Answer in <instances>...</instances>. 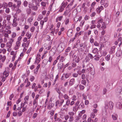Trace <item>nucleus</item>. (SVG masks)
I'll list each match as a JSON object with an SVG mask.
<instances>
[{
  "instance_id": "c03bdc74",
  "label": "nucleus",
  "mask_w": 122,
  "mask_h": 122,
  "mask_svg": "<svg viewBox=\"0 0 122 122\" xmlns=\"http://www.w3.org/2000/svg\"><path fill=\"white\" fill-rule=\"evenodd\" d=\"M38 7L36 5H34L32 9L34 11H36L38 9Z\"/></svg>"
},
{
  "instance_id": "6e6552de",
  "label": "nucleus",
  "mask_w": 122,
  "mask_h": 122,
  "mask_svg": "<svg viewBox=\"0 0 122 122\" xmlns=\"http://www.w3.org/2000/svg\"><path fill=\"white\" fill-rule=\"evenodd\" d=\"M58 29H56L55 28L53 29H49V31H51V33L53 35H54L55 33L56 34L58 32Z\"/></svg>"
},
{
  "instance_id": "37998d69",
  "label": "nucleus",
  "mask_w": 122,
  "mask_h": 122,
  "mask_svg": "<svg viewBox=\"0 0 122 122\" xmlns=\"http://www.w3.org/2000/svg\"><path fill=\"white\" fill-rule=\"evenodd\" d=\"M48 62V61H47V60L44 59L43 60L42 62L43 65V64H44V66H45L47 64V62Z\"/></svg>"
},
{
  "instance_id": "a878e982",
  "label": "nucleus",
  "mask_w": 122,
  "mask_h": 122,
  "mask_svg": "<svg viewBox=\"0 0 122 122\" xmlns=\"http://www.w3.org/2000/svg\"><path fill=\"white\" fill-rule=\"evenodd\" d=\"M67 35L69 37H70L72 35L71 31V30H69L67 33Z\"/></svg>"
},
{
  "instance_id": "0eeeda50",
  "label": "nucleus",
  "mask_w": 122,
  "mask_h": 122,
  "mask_svg": "<svg viewBox=\"0 0 122 122\" xmlns=\"http://www.w3.org/2000/svg\"><path fill=\"white\" fill-rule=\"evenodd\" d=\"M9 75V72H8L5 71L3 73V75L2 76L3 78L4 79V80L3 79L2 80V81H4L5 79V78L7 77Z\"/></svg>"
},
{
  "instance_id": "c756f323",
  "label": "nucleus",
  "mask_w": 122,
  "mask_h": 122,
  "mask_svg": "<svg viewBox=\"0 0 122 122\" xmlns=\"http://www.w3.org/2000/svg\"><path fill=\"white\" fill-rule=\"evenodd\" d=\"M98 49L97 48H95L93 49L92 52L93 53L96 54L98 53Z\"/></svg>"
},
{
  "instance_id": "423d86ee",
  "label": "nucleus",
  "mask_w": 122,
  "mask_h": 122,
  "mask_svg": "<svg viewBox=\"0 0 122 122\" xmlns=\"http://www.w3.org/2000/svg\"><path fill=\"white\" fill-rule=\"evenodd\" d=\"M6 21L5 20H4L3 22L2 23V26L1 28L0 29V32H2L5 29L6 25L7 24H6Z\"/></svg>"
},
{
  "instance_id": "052dcab7",
  "label": "nucleus",
  "mask_w": 122,
  "mask_h": 122,
  "mask_svg": "<svg viewBox=\"0 0 122 122\" xmlns=\"http://www.w3.org/2000/svg\"><path fill=\"white\" fill-rule=\"evenodd\" d=\"M29 99V97L28 96H25L24 98V100L25 101H28Z\"/></svg>"
},
{
  "instance_id": "a19ab883",
  "label": "nucleus",
  "mask_w": 122,
  "mask_h": 122,
  "mask_svg": "<svg viewBox=\"0 0 122 122\" xmlns=\"http://www.w3.org/2000/svg\"><path fill=\"white\" fill-rule=\"evenodd\" d=\"M3 7L4 8H6L7 6V3L5 2L3 3V4H2Z\"/></svg>"
},
{
  "instance_id": "3c124183",
  "label": "nucleus",
  "mask_w": 122,
  "mask_h": 122,
  "mask_svg": "<svg viewBox=\"0 0 122 122\" xmlns=\"http://www.w3.org/2000/svg\"><path fill=\"white\" fill-rule=\"evenodd\" d=\"M94 39L92 37H91L90 38V42L91 43H93L94 42Z\"/></svg>"
},
{
  "instance_id": "8fccbe9b",
  "label": "nucleus",
  "mask_w": 122,
  "mask_h": 122,
  "mask_svg": "<svg viewBox=\"0 0 122 122\" xmlns=\"http://www.w3.org/2000/svg\"><path fill=\"white\" fill-rule=\"evenodd\" d=\"M37 115L38 114L37 113H34L32 116L33 118V119H35L37 117Z\"/></svg>"
},
{
  "instance_id": "7c9ffc66",
  "label": "nucleus",
  "mask_w": 122,
  "mask_h": 122,
  "mask_svg": "<svg viewBox=\"0 0 122 122\" xmlns=\"http://www.w3.org/2000/svg\"><path fill=\"white\" fill-rule=\"evenodd\" d=\"M44 21L43 20H41L40 21V24L41 25V29H42L43 27V25H44Z\"/></svg>"
},
{
  "instance_id": "393cba45",
  "label": "nucleus",
  "mask_w": 122,
  "mask_h": 122,
  "mask_svg": "<svg viewBox=\"0 0 122 122\" xmlns=\"http://www.w3.org/2000/svg\"><path fill=\"white\" fill-rule=\"evenodd\" d=\"M82 116V114L81 113H79V116H76V119L75 121L76 122L78 121L79 119L81 118V116Z\"/></svg>"
},
{
  "instance_id": "680f3d73",
  "label": "nucleus",
  "mask_w": 122,
  "mask_h": 122,
  "mask_svg": "<svg viewBox=\"0 0 122 122\" xmlns=\"http://www.w3.org/2000/svg\"><path fill=\"white\" fill-rule=\"evenodd\" d=\"M70 100L69 99H68L67 100L66 102V105H67V106H68L70 104Z\"/></svg>"
},
{
  "instance_id": "0e129e2a",
  "label": "nucleus",
  "mask_w": 122,
  "mask_h": 122,
  "mask_svg": "<svg viewBox=\"0 0 122 122\" xmlns=\"http://www.w3.org/2000/svg\"><path fill=\"white\" fill-rule=\"evenodd\" d=\"M81 34V32L80 31L79 33L77 32L76 33L75 35H76V36L77 37V36H80Z\"/></svg>"
},
{
  "instance_id": "774afa93",
  "label": "nucleus",
  "mask_w": 122,
  "mask_h": 122,
  "mask_svg": "<svg viewBox=\"0 0 122 122\" xmlns=\"http://www.w3.org/2000/svg\"><path fill=\"white\" fill-rule=\"evenodd\" d=\"M87 122H94L93 120H92L91 117L88 118L87 120Z\"/></svg>"
},
{
  "instance_id": "f704fd0d",
  "label": "nucleus",
  "mask_w": 122,
  "mask_h": 122,
  "mask_svg": "<svg viewBox=\"0 0 122 122\" xmlns=\"http://www.w3.org/2000/svg\"><path fill=\"white\" fill-rule=\"evenodd\" d=\"M34 6L33 3H30L28 5V7L30 9H32Z\"/></svg>"
},
{
  "instance_id": "412c9836",
  "label": "nucleus",
  "mask_w": 122,
  "mask_h": 122,
  "mask_svg": "<svg viewBox=\"0 0 122 122\" xmlns=\"http://www.w3.org/2000/svg\"><path fill=\"white\" fill-rule=\"evenodd\" d=\"M116 47L113 46L111 47L110 51H109V53L110 54H112L115 52V49Z\"/></svg>"
},
{
  "instance_id": "f257e3e1",
  "label": "nucleus",
  "mask_w": 122,
  "mask_h": 122,
  "mask_svg": "<svg viewBox=\"0 0 122 122\" xmlns=\"http://www.w3.org/2000/svg\"><path fill=\"white\" fill-rule=\"evenodd\" d=\"M114 107V103L112 101L108 102L106 101L105 102L104 108L105 109V112L109 108L111 110Z\"/></svg>"
},
{
  "instance_id": "c85d7f7f",
  "label": "nucleus",
  "mask_w": 122,
  "mask_h": 122,
  "mask_svg": "<svg viewBox=\"0 0 122 122\" xmlns=\"http://www.w3.org/2000/svg\"><path fill=\"white\" fill-rule=\"evenodd\" d=\"M118 43H119V45L120 46L122 44V37L119 38L118 40Z\"/></svg>"
},
{
  "instance_id": "39448f33",
  "label": "nucleus",
  "mask_w": 122,
  "mask_h": 122,
  "mask_svg": "<svg viewBox=\"0 0 122 122\" xmlns=\"http://www.w3.org/2000/svg\"><path fill=\"white\" fill-rule=\"evenodd\" d=\"M116 107L117 109H122V101L119 100L116 103Z\"/></svg>"
},
{
  "instance_id": "4c0bfd02",
  "label": "nucleus",
  "mask_w": 122,
  "mask_h": 122,
  "mask_svg": "<svg viewBox=\"0 0 122 122\" xmlns=\"http://www.w3.org/2000/svg\"><path fill=\"white\" fill-rule=\"evenodd\" d=\"M58 67L59 69H61L62 68L63 66L61 63H59L58 65Z\"/></svg>"
},
{
  "instance_id": "a211bd4d",
  "label": "nucleus",
  "mask_w": 122,
  "mask_h": 122,
  "mask_svg": "<svg viewBox=\"0 0 122 122\" xmlns=\"http://www.w3.org/2000/svg\"><path fill=\"white\" fill-rule=\"evenodd\" d=\"M118 97L122 98V88L121 89L118 90Z\"/></svg>"
},
{
  "instance_id": "1a4fd4ad",
  "label": "nucleus",
  "mask_w": 122,
  "mask_h": 122,
  "mask_svg": "<svg viewBox=\"0 0 122 122\" xmlns=\"http://www.w3.org/2000/svg\"><path fill=\"white\" fill-rule=\"evenodd\" d=\"M17 51L14 52L13 51H11L10 53V55H13L12 57V61H14L15 60V58L16 57Z\"/></svg>"
},
{
  "instance_id": "9b49d317",
  "label": "nucleus",
  "mask_w": 122,
  "mask_h": 122,
  "mask_svg": "<svg viewBox=\"0 0 122 122\" xmlns=\"http://www.w3.org/2000/svg\"><path fill=\"white\" fill-rule=\"evenodd\" d=\"M66 4L64 2H63L61 5V6L60 8L59 11L60 12H62L64 10V8L66 6Z\"/></svg>"
},
{
  "instance_id": "f8f14e48",
  "label": "nucleus",
  "mask_w": 122,
  "mask_h": 122,
  "mask_svg": "<svg viewBox=\"0 0 122 122\" xmlns=\"http://www.w3.org/2000/svg\"><path fill=\"white\" fill-rule=\"evenodd\" d=\"M101 3L102 5H103L105 7H106L108 5V3L107 1H105L104 0H101Z\"/></svg>"
},
{
  "instance_id": "bb28decb",
  "label": "nucleus",
  "mask_w": 122,
  "mask_h": 122,
  "mask_svg": "<svg viewBox=\"0 0 122 122\" xmlns=\"http://www.w3.org/2000/svg\"><path fill=\"white\" fill-rule=\"evenodd\" d=\"M80 47H83V49H82V51H83L84 48L86 47V45L85 44L81 43L80 45Z\"/></svg>"
},
{
  "instance_id": "603ef678",
  "label": "nucleus",
  "mask_w": 122,
  "mask_h": 122,
  "mask_svg": "<svg viewBox=\"0 0 122 122\" xmlns=\"http://www.w3.org/2000/svg\"><path fill=\"white\" fill-rule=\"evenodd\" d=\"M44 89L43 88H41L39 90V94H41L44 92Z\"/></svg>"
},
{
  "instance_id": "de8ad7c7",
  "label": "nucleus",
  "mask_w": 122,
  "mask_h": 122,
  "mask_svg": "<svg viewBox=\"0 0 122 122\" xmlns=\"http://www.w3.org/2000/svg\"><path fill=\"white\" fill-rule=\"evenodd\" d=\"M26 11L27 14L28 15L30 14L31 12V10L29 9H26Z\"/></svg>"
},
{
  "instance_id": "2f4dec72",
  "label": "nucleus",
  "mask_w": 122,
  "mask_h": 122,
  "mask_svg": "<svg viewBox=\"0 0 122 122\" xmlns=\"http://www.w3.org/2000/svg\"><path fill=\"white\" fill-rule=\"evenodd\" d=\"M16 36V33L15 32H12L11 35L12 38H15Z\"/></svg>"
},
{
  "instance_id": "69168bd1",
  "label": "nucleus",
  "mask_w": 122,
  "mask_h": 122,
  "mask_svg": "<svg viewBox=\"0 0 122 122\" xmlns=\"http://www.w3.org/2000/svg\"><path fill=\"white\" fill-rule=\"evenodd\" d=\"M23 4L25 6H27L28 4L26 0L24 1L23 2Z\"/></svg>"
},
{
  "instance_id": "bf43d9fd",
  "label": "nucleus",
  "mask_w": 122,
  "mask_h": 122,
  "mask_svg": "<svg viewBox=\"0 0 122 122\" xmlns=\"http://www.w3.org/2000/svg\"><path fill=\"white\" fill-rule=\"evenodd\" d=\"M89 18L90 17L87 15H85L84 18V19L85 20H89Z\"/></svg>"
},
{
  "instance_id": "ddd939ff",
  "label": "nucleus",
  "mask_w": 122,
  "mask_h": 122,
  "mask_svg": "<svg viewBox=\"0 0 122 122\" xmlns=\"http://www.w3.org/2000/svg\"><path fill=\"white\" fill-rule=\"evenodd\" d=\"M111 116L112 118L114 121L116 120L118 117L117 114L116 113H114Z\"/></svg>"
},
{
  "instance_id": "864d4df0",
  "label": "nucleus",
  "mask_w": 122,
  "mask_h": 122,
  "mask_svg": "<svg viewBox=\"0 0 122 122\" xmlns=\"http://www.w3.org/2000/svg\"><path fill=\"white\" fill-rule=\"evenodd\" d=\"M65 57L63 56L61 57L60 60L61 62H63L65 60Z\"/></svg>"
},
{
  "instance_id": "473e14b6",
  "label": "nucleus",
  "mask_w": 122,
  "mask_h": 122,
  "mask_svg": "<svg viewBox=\"0 0 122 122\" xmlns=\"http://www.w3.org/2000/svg\"><path fill=\"white\" fill-rule=\"evenodd\" d=\"M105 58L107 61H109L110 59V55H107L105 57Z\"/></svg>"
},
{
  "instance_id": "2eb2a0df",
  "label": "nucleus",
  "mask_w": 122,
  "mask_h": 122,
  "mask_svg": "<svg viewBox=\"0 0 122 122\" xmlns=\"http://www.w3.org/2000/svg\"><path fill=\"white\" fill-rule=\"evenodd\" d=\"M50 102H51V101H49V104L47 106V108L49 110L51 109L52 108H53L54 105L53 103H51Z\"/></svg>"
},
{
  "instance_id": "338daca9",
  "label": "nucleus",
  "mask_w": 122,
  "mask_h": 122,
  "mask_svg": "<svg viewBox=\"0 0 122 122\" xmlns=\"http://www.w3.org/2000/svg\"><path fill=\"white\" fill-rule=\"evenodd\" d=\"M85 22V21L84 20H82L81 22L80 25L81 26H82L83 25Z\"/></svg>"
},
{
  "instance_id": "b1692460",
  "label": "nucleus",
  "mask_w": 122,
  "mask_h": 122,
  "mask_svg": "<svg viewBox=\"0 0 122 122\" xmlns=\"http://www.w3.org/2000/svg\"><path fill=\"white\" fill-rule=\"evenodd\" d=\"M99 87L98 86H95L93 88V91L94 92H97L99 89Z\"/></svg>"
},
{
  "instance_id": "cd10ccee",
  "label": "nucleus",
  "mask_w": 122,
  "mask_h": 122,
  "mask_svg": "<svg viewBox=\"0 0 122 122\" xmlns=\"http://www.w3.org/2000/svg\"><path fill=\"white\" fill-rule=\"evenodd\" d=\"M33 20V18L32 17L29 18L28 19V21L30 24H31V22Z\"/></svg>"
},
{
  "instance_id": "13d9d810",
  "label": "nucleus",
  "mask_w": 122,
  "mask_h": 122,
  "mask_svg": "<svg viewBox=\"0 0 122 122\" xmlns=\"http://www.w3.org/2000/svg\"><path fill=\"white\" fill-rule=\"evenodd\" d=\"M11 17V16L10 15H8L7 16V20L8 21H9Z\"/></svg>"
},
{
  "instance_id": "7ed1b4c3",
  "label": "nucleus",
  "mask_w": 122,
  "mask_h": 122,
  "mask_svg": "<svg viewBox=\"0 0 122 122\" xmlns=\"http://www.w3.org/2000/svg\"><path fill=\"white\" fill-rule=\"evenodd\" d=\"M86 70H87L88 71L91 72V73H94V70L93 68V66L92 64L90 63L87 65L85 67Z\"/></svg>"
},
{
  "instance_id": "aec40b11",
  "label": "nucleus",
  "mask_w": 122,
  "mask_h": 122,
  "mask_svg": "<svg viewBox=\"0 0 122 122\" xmlns=\"http://www.w3.org/2000/svg\"><path fill=\"white\" fill-rule=\"evenodd\" d=\"M75 82V79L73 78L70 80L69 81V85L70 86H71L74 84Z\"/></svg>"
},
{
  "instance_id": "5fc2aeb1",
  "label": "nucleus",
  "mask_w": 122,
  "mask_h": 122,
  "mask_svg": "<svg viewBox=\"0 0 122 122\" xmlns=\"http://www.w3.org/2000/svg\"><path fill=\"white\" fill-rule=\"evenodd\" d=\"M74 120V117L73 116L70 117L69 119V121L70 122H71Z\"/></svg>"
},
{
  "instance_id": "dca6fc26",
  "label": "nucleus",
  "mask_w": 122,
  "mask_h": 122,
  "mask_svg": "<svg viewBox=\"0 0 122 122\" xmlns=\"http://www.w3.org/2000/svg\"><path fill=\"white\" fill-rule=\"evenodd\" d=\"M41 60L40 58V55H39V56L37 57L35 60V63L37 65H38L39 63L40 62Z\"/></svg>"
},
{
  "instance_id": "f03ea898",
  "label": "nucleus",
  "mask_w": 122,
  "mask_h": 122,
  "mask_svg": "<svg viewBox=\"0 0 122 122\" xmlns=\"http://www.w3.org/2000/svg\"><path fill=\"white\" fill-rule=\"evenodd\" d=\"M14 41V39L12 38H10L9 41L7 42L6 44V47L7 49V50L9 52H10L11 50V48L12 46V44Z\"/></svg>"
},
{
  "instance_id": "f3484780",
  "label": "nucleus",
  "mask_w": 122,
  "mask_h": 122,
  "mask_svg": "<svg viewBox=\"0 0 122 122\" xmlns=\"http://www.w3.org/2000/svg\"><path fill=\"white\" fill-rule=\"evenodd\" d=\"M103 9V7L102 6H100L98 7L97 8L96 10L97 12L98 13H99Z\"/></svg>"
},
{
  "instance_id": "4d7b16f0",
  "label": "nucleus",
  "mask_w": 122,
  "mask_h": 122,
  "mask_svg": "<svg viewBox=\"0 0 122 122\" xmlns=\"http://www.w3.org/2000/svg\"><path fill=\"white\" fill-rule=\"evenodd\" d=\"M79 87L80 90H83L85 88L84 86H82L81 85H80Z\"/></svg>"
},
{
  "instance_id": "72a5a7b5",
  "label": "nucleus",
  "mask_w": 122,
  "mask_h": 122,
  "mask_svg": "<svg viewBox=\"0 0 122 122\" xmlns=\"http://www.w3.org/2000/svg\"><path fill=\"white\" fill-rule=\"evenodd\" d=\"M68 114L70 116V117L73 116L75 115V113L72 112H68Z\"/></svg>"
},
{
  "instance_id": "9d476101",
  "label": "nucleus",
  "mask_w": 122,
  "mask_h": 122,
  "mask_svg": "<svg viewBox=\"0 0 122 122\" xmlns=\"http://www.w3.org/2000/svg\"><path fill=\"white\" fill-rule=\"evenodd\" d=\"M13 17L14 19L13 21L12 25L13 27H15L17 25V23L16 22L17 20V17L14 16Z\"/></svg>"
},
{
  "instance_id": "58836bf2",
  "label": "nucleus",
  "mask_w": 122,
  "mask_h": 122,
  "mask_svg": "<svg viewBox=\"0 0 122 122\" xmlns=\"http://www.w3.org/2000/svg\"><path fill=\"white\" fill-rule=\"evenodd\" d=\"M20 42L19 41H17L16 43L15 46L20 47Z\"/></svg>"
},
{
  "instance_id": "4468645a",
  "label": "nucleus",
  "mask_w": 122,
  "mask_h": 122,
  "mask_svg": "<svg viewBox=\"0 0 122 122\" xmlns=\"http://www.w3.org/2000/svg\"><path fill=\"white\" fill-rule=\"evenodd\" d=\"M30 42V40H28L26 43H23L22 44V46L24 48L27 47Z\"/></svg>"
},
{
  "instance_id": "4be33fe9",
  "label": "nucleus",
  "mask_w": 122,
  "mask_h": 122,
  "mask_svg": "<svg viewBox=\"0 0 122 122\" xmlns=\"http://www.w3.org/2000/svg\"><path fill=\"white\" fill-rule=\"evenodd\" d=\"M88 55V56H87L86 58V61H88L90 60V59L89 58H88V56H89V57L91 59H92L93 58V56L92 54L90 53H89Z\"/></svg>"
},
{
  "instance_id": "ea45409f",
  "label": "nucleus",
  "mask_w": 122,
  "mask_h": 122,
  "mask_svg": "<svg viewBox=\"0 0 122 122\" xmlns=\"http://www.w3.org/2000/svg\"><path fill=\"white\" fill-rule=\"evenodd\" d=\"M63 97L66 100H68L69 98V97L66 94L64 95L63 96Z\"/></svg>"
},
{
  "instance_id": "49530a36",
  "label": "nucleus",
  "mask_w": 122,
  "mask_h": 122,
  "mask_svg": "<svg viewBox=\"0 0 122 122\" xmlns=\"http://www.w3.org/2000/svg\"><path fill=\"white\" fill-rule=\"evenodd\" d=\"M26 36L27 37L28 39H29L31 37L32 34L31 33H27L26 34Z\"/></svg>"
},
{
  "instance_id": "20e7f679",
  "label": "nucleus",
  "mask_w": 122,
  "mask_h": 122,
  "mask_svg": "<svg viewBox=\"0 0 122 122\" xmlns=\"http://www.w3.org/2000/svg\"><path fill=\"white\" fill-rule=\"evenodd\" d=\"M65 45L64 43H60L57 47V50L59 52H61L65 48Z\"/></svg>"
},
{
  "instance_id": "a18cd8bd",
  "label": "nucleus",
  "mask_w": 122,
  "mask_h": 122,
  "mask_svg": "<svg viewBox=\"0 0 122 122\" xmlns=\"http://www.w3.org/2000/svg\"><path fill=\"white\" fill-rule=\"evenodd\" d=\"M43 17V16H42V15H39L38 19H37V20L38 21H40V20L41 19H42Z\"/></svg>"
},
{
  "instance_id": "e2e57ef3",
  "label": "nucleus",
  "mask_w": 122,
  "mask_h": 122,
  "mask_svg": "<svg viewBox=\"0 0 122 122\" xmlns=\"http://www.w3.org/2000/svg\"><path fill=\"white\" fill-rule=\"evenodd\" d=\"M41 5L43 7H45L46 6V4L45 3L42 2L41 3Z\"/></svg>"
},
{
  "instance_id": "5701e85b",
  "label": "nucleus",
  "mask_w": 122,
  "mask_h": 122,
  "mask_svg": "<svg viewBox=\"0 0 122 122\" xmlns=\"http://www.w3.org/2000/svg\"><path fill=\"white\" fill-rule=\"evenodd\" d=\"M33 104L34 107H35V109L37 107V101L36 100H34L33 101Z\"/></svg>"
},
{
  "instance_id": "6ab92c4d",
  "label": "nucleus",
  "mask_w": 122,
  "mask_h": 122,
  "mask_svg": "<svg viewBox=\"0 0 122 122\" xmlns=\"http://www.w3.org/2000/svg\"><path fill=\"white\" fill-rule=\"evenodd\" d=\"M21 107H18V108L17 109V110H18L19 112H18V115L19 116H21L23 114V112L21 111Z\"/></svg>"
},
{
  "instance_id": "c9c22d12",
  "label": "nucleus",
  "mask_w": 122,
  "mask_h": 122,
  "mask_svg": "<svg viewBox=\"0 0 122 122\" xmlns=\"http://www.w3.org/2000/svg\"><path fill=\"white\" fill-rule=\"evenodd\" d=\"M63 75L65 77L66 79L68 78L70 76V74L68 73L64 74Z\"/></svg>"
},
{
  "instance_id": "e433bc0d",
  "label": "nucleus",
  "mask_w": 122,
  "mask_h": 122,
  "mask_svg": "<svg viewBox=\"0 0 122 122\" xmlns=\"http://www.w3.org/2000/svg\"><path fill=\"white\" fill-rule=\"evenodd\" d=\"M17 6L18 8H19L20 6V5H21V2L20 0H18L17 1Z\"/></svg>"
},
{
  "instance_id": "79ce46f5",
  "label": "nucleus",
  "mask_w": 122,
  "mask_h": 122,
  "mask_svg": "<svg viewBox=\"0 0 122 122\" xmlns=\"http://www.w3.org/2000/svg\"><path fill=\"white\" fill-rule=\"evenodd\" d=\"M116 55L117 56L120 57L121 56V54L120 53V51H118L116 53Z\"/></svg>"
},
{
  "instance_id": "09e8293b",
  "label": "nucleus",
  "mask_w": 122,
  "mask_h": 122,
  "mask_svg": "<svg viewBox=\"0 0 122 122\" xmlns=\"http://www.w3.org/2000/svg\"><path fill=\"white\" fill-rule=\"evenodd\" d=\"M35 78L34 76H31L30 77V80L31 81H32L34 80Z\"/></svg>"
},
{
  "instance_id": "6e6d98bb",
  "label": "nucleus",
  "mask_w": 122,
  "mask_h": 122,
  "mask_svg": "<svg viewBox=\"0 0 122 122\" xmlns=\"http://www.w3.org/2000/svg\"><path fill=\"white\" fill-rule=\"evenodd\" d=\"M77 108L76 106H75L73 107V111L74 112H76L77 110Z\"/></svg>"
}]
</instances>
